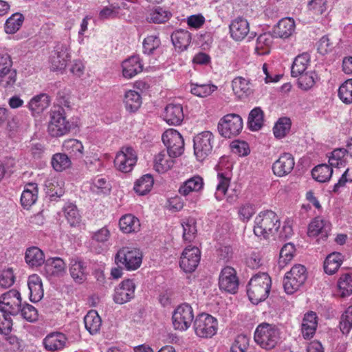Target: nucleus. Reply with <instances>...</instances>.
Wrapping results in <instances>:
<instances>
[{
  "instance_id": "35",
  "label": "nucleus",
  "mask_w": 352,
  "mask_h": 352,
  "mask_svg": "<svg viewBox=\"0 0 352 352\" xmlns=\"http://www.w3.org/2000/svg\"><path fill=\"white\" fill-rule=\"evenodd\" d=\"M204 180L200 176H194L185 181L179 188V193L187 196L193 192H199L204 188Z\"/></svg>"
},
{
  "instance_id": "36",
  "label": "nucleus",
  "mask_w": 352,
  "mask_h": 352,
  "mask_svg": "<svg viewBox=\"0 0 352 352\" xmlns=\"http://www.w3.org/2000/svg\"><path fill=\"white\" fill-rule=\"evenodd\" d=\"M171 41L175 49L183 52L188 48L190 43L191 34L187 30H178L171 34Z\"/></svg>"
},
{
  "instance_id": "24",
  "label": "nucleus",
  "mask_w": 352,
  "mask_h": 352,
  "mask_svg": "<svg viewBox=\"0 0 352 352\" xmlns=\"http://www.w3.org/2000/svg\"><path fill=\"white\" fill-rule=\"evenodd\" d=\"M229 28L231 36L236 41L243 40L250 32L249 23L243 17L232 20Z\"/></svg>"
},
{
  "instance_id": "23",
  "label": "nucleus",
  "mask_w": 352,
  "mask_h": 352,
  "mask_svg": "<svg viewBox=\"0 0 352 352\" xmlns=\"http://www.w3.org/2000/svg\"><path fill=\"white\" fill-rule=\"evenodd\" d=\"M122 74L126 78L130 79L142 72L143 65L139 56H132L122 62Z\"/></svg>"
},
{
  "instance_id": "28",
  "label": "nucleus",
  "mask_w": 352,
  "mask_h": 352,
  "mask_svg": "<svg viewBox=\"0 0 352 352\" xmlns=\"http://www.w3.org/2000/svg\"><path fill=\"white\" fill-rule=\"evenodd\" d=\"M65 262L60 257L49 258L45 261V270L47 274L53 276H61L66 272Z\"/></svg>"
},
{
  "instance_id": "61",
  "label": "nucleus",
  "mask_w": 352,
  "mask_h": 352,
  "mask_svg": "<svg viewBox=\"0 0 352 352\" xmlns=\"http://www.w3.org/2000/svg\"><path fill=\"white\" fill-rule=\"evenodd\" d=\"M183 228V239L186 241L190 242L195 237L197 232L195 222L193 219H187L182 224Z\"/></svg>"
},
{
  "instance_id": "40",
  "label": "nucleus",
  "mask_w": 352,
  "mask_h": 352,
  "mask_svg": "<svg viewBox=\"0 0 352 352\" xmlns=\"http://www.w3.org/2000/svg\"><path fill=\"white\" fill-rule=\"evenodd\" d=\"M25 259L31 267H38L45 263L43 251L34 246L26 250Z\"/></svg>"
},
{
  "instance_id": "29",
  "label": "nucleus",
  "mask_w": 352,
  "mask_h": 352,
  "mask_svg": "<svg viewBox=\"0 0 352 352\" xmlns=\"http://www.w3.org/2000/svg\"><path fill=\"white\" fill-rule=\"evenodd\" d=\"M50 104V99L46 94H40L34 96L28 102V107L33 116L43 113Z\"/></svg>"
},
{
  "instance_id": "4",
  "label": "nucleus",
  "mask_w": 352,
  "mask_h": 352,
  "mask_svg": "<svg viewBox=\"0 0 352 352\" xmlns=\"http://www.w3.org/2000/svg\"><path fill=\"white\" fill-rule=\"evenodd\" d=\"M142 262V254L139 249L129 247L120 248L115 256V263L126 270L138 269Z\"/></svg>"
},
{
  "instance_id": "48",
  "label": "nucleus",
  "mask_w": 352,
  "mask_h": 352,
  "mask_svg": "<svg viewBox=\"0 0 352 352\" xmlns=\"http://www.w3.org/2000/svg\"><path fill=\"white\" fill-rule=\"evenodd\" d=\"M333 167L327 164H320L311 171L314 179L319 182H326L329 180L333 174Z\"/></svg>"
},
{
  "instance_id": "2",
  "label": "nucleus",
  "mask_w": 352,
  "mask_h": 352,
  "mask_svg": "<svg viewBox=\"0 0 352 352\" xmlns=\"http://www.w3.org/2000/svg\"><path fill=\"white\" fill-rule=\"evenodd\" d=\"M272 280L266 273L254 275L250 280L247 293L253 304L265 300L269 296Z\"/></svg>"
},
{
  "instance_id": "44",
  "label": "nucleus",
  "mask_w": 352,
  "mask_h": 352,
  "mask_svg": "<svg viewBox=\"0 0 352 352\" xmlns=\"http://www.w3.org/2000/svg\"><path fill=\"white\" fill-rule=\"evenodd\" d=\"M124 102L127 111L135 112L142 104V98L138 91L129 90L124 94Z\"/></svg>"
},
{
  "instance_id": "43",
  "label": "nucleus",
  "mask_w": 352,
  "mask_h": 352,
  "mask_svg": "<svg viewBox=\"0 0 352 352\" xmlns=\"http://www.w3.org/2000/svg\"><path fill=\"white\" fill-rule=\"evenodd\" d=\"M217 181L218 184L216 187L214 196L218 201H221L226 195L230 183V173L219 172L217 174Z\"/></svg>"
},
{
  "instance_id": "9",
  "label": "nucleus",
  "mask_w": 352,
  "mask_h": 352,
  "mask_svg": "<svg viewBox=\"0 0 352 352\" xmlns=\"http://www.w3.org/2000/svg\"><path fill=\"white\" fill-rule=\"evenodd\" d=\"M137 160V153L133 148L124 146L116 154L114 164L118 170L122 173H129L136 164Z\"/></svg>"
},
{
  "instance_id": "3",
  "label": "nucleus",
  "mask_w": 352,
  "mask_h": 352,
  "mask_svg": "<svg viewBox=\"0 0 352 352\" xmlns=\"http://www.w3.org/2000/svg\"><path fill=\"white\" fill-rule=\"evenodd\" d=\"M254 339L261 348L272 349L280 342V331L275 324L263 322L257 326Z\"/></svg>"
},
{
  "instance_id": "50",
  "label": "nucleus",
  "mask_w": 352,
  "mask_h": 352,
  "mask_svg": "<svg viewBox=\"0 0 352 352\" xmlns=\"http://www.w3.org/2000/svg\"><path fill=\"white\" fill-rule=\"evenodd\" d=\"M24 16L19 12L12 14L6 21L5 32L7 34H14L22 26Z\"/></svg>"
},
{
  "instance_id": "57",
  "label": "nucleus",
  "mask_w": 352,
  "mask_h": 352,
  "mask_svg": "<svg viewBox=\"0 0 352 352\" xmlns=\"http://www.w3.org/2000/svg\"><path fill=\"white\" fill-rule=\"evenodd\" d=\"M291 128L290 119L286 117L280 118L273 128L274 136L276 138H283L289 131Z\"/></svg>"
},
{
  "instance_id": "42",
  "label": "nucleus",
  "mask_w": 352,
  "mask_h": 352,
  "mask_svg": "<svg viewBox=\"0 0 352 352\" xmlns=\"http://www.w3.org/2000/svg\"><path fill=\"white\" fill-rule=\"evenodd\" d=\"M84 323L86 329L91 334H95L100 330L102 320L95 310H91L85 316Z\"/></svg>"
},
{
  "instance_id": "62",
  "label": "nucleus",
  "mask_w": 352,
  "mask_h": 352,
  "mask_svg": "<svg viewBox=\"0 0 352 352\" xmlns=\"http://www.w3.org/2000/svg\"><path fill=\"white\" fill-rule=\"evenodd\" d=\"M161 45L160 39L157 36H148L143 41V52L144 54H152Z\"/></svg>"
},
{
  "instance_id": "13",
  "label": "nucleus",
  "mask_w": 352,
  "mask_h": 352,
  "mask_svg": "<svg viewBox=\"0 0 352 352\" xmlns=\"http://www.w3.org/2000/svg\"><path fill=\"white\" fill-rule=\"evenodd\" d=\"M12 61L9 54L0 56V86L8 89L15 84L16 80V70L12 68Z\"/></svg>"
},
{
  "instance_id": "14",
  "label": "nucleus",
  "mask_w": 352,
  "mask_h": 352,
  "mask_svg": "<svg viewBox=\"0 0 352 352\" xmlns=\"http://www.w3.org/2000/svg\"><path fill=\"white\" fill-rule=\"evenodd\" d=\"M21 307L20 293L11 289L0 296V310L10 316H16L19 313Z\"/></svg>"
},
{
  "instance_id": "55",
  "label": "nucleus",
  "mask_w": 352,
  "mask_h": 352,
  "mask_svg": "<svg viewBox=\"0 0 352 352\" xmlns=\"http://www.w3.org/2000/svg\"><path fill=\"white\" fill-rule=\"evenodd\" d=\"M69 272L72 278L77 283H82L85 279L84 263L77 259H72Z\"/></svg>"
},
{
  "instance_id": "49",
  "label": "nucleus",
  "mask_w": 352,
  "mask_h": 352,
  "mask_svg": "<svg viewBox=\"0 0 352 352\" xmlns=\"http://www.w3.org/2000/svg\"><path fill=\"white\" fill-rule=\"evenodd\" d=\"M190 87L191 94L201 98L210 96L217 89V87L212 84H199L191 82Z\"/></svg>"
},
{
  "instance_id": "12",
  "label": "nucleus",
  "mask_w": 352,
  "mask_h": 352,
  "mask_svg": "<svg viewBox=\"0 0 352 352\" xmlns=\"http://www.w3.org/2000/svg\"><path fill=\"white\" fill-rule=\"evenodd\" d=\"M172 319L175 329L179 331L187 330L194 319L192 308L187 303L179 305L174 311Z\"/></svg>"
},
{
  "instance_id": "41",
  "label": "nucleus",
  "mask_w": 352,
  "mask_h": 352,
  "mask_svg": "<svg viewBox=\"0 0 352 352\" xmlns=\"http://www.w3.org/2000/svg\"><path fill=\"white\" fill-rule=\"evenodd\" d=\"M338 293L342 298L352 294V272H346L338 280Z\"/></svg>"
},
{
  "instance_id": "16",
  "label": "nucleus",
  "mask_w": 352,
  "mask_h": 352,
  "mask_svg": "<svg viewBox=\"0 0 352 352\" xmlns=\"http://www.w3.org/2000/svg\"><path fill=\"white\" fill-rule=\"evenodd\" d=\"M201 252L198 248L188 246L183 251L179 265L186 273H190L195 270L200 261Z\"/></svg>"
},
{
  "instance_id": "20",
  "label": "nucleus",
  "mask_w": 352,
  "mask_h": 352,
  "mask_svg": "<svg viewBox=\"0 0 352 352\" xmlns=\"http://www.w3.org/2000/svg\"><path fill=\"white\" fill-rule=\"evenodd\" d=\"M294 165L295 161L293 155L289 153H284L274 162L272 170L276 176L283 177L292 171Z\"/></svg>"
},
{
  "instance_id": "37",
  "label": "nucleus",
  "mask_w": 352,
  "mask_h": 352,
  "mask_svg": "<svg viewBox=\"0 0 352 352\" xmlns=\"http://www.w3.org/2000/svg\"><path fill=\"white\" fill-rule=\"evenodd\" d=\"M120 230L126 234L138 232L140 230V220L133 214L122 216L119 221Z\"/></svg>"
},
{
  "instance_id": "30",
  "label": "nucleus",
  "mask_w": 352,
  "mask_h": 352,
  "mask_svg": "<svg viewBox=\"0 0 352 352\" xmlns=\"http://www.w3.org/2000/svg\"><path fill=\"white\" fill-rule=\"evenodd\" d=\"M232 87L234 95L240 99L246 98L252 93L250 82L243 77L234 78Z\"/></svg>"
},
{
  "instance_id": "47",
  "label": "nucleus",
  "mask_w": 352,
  "mask_h": 352,
  "mask_svg": "<svg viewBox=\"0 0 352 352\" xmlns=\"http://www.w3.org/2000/svg\"><path fill=\"white\" fill-rule=\"evenodd\" d=\"M154 184L153 176L146 174L136 181L134 185V190L140 195H144L148 192Z\"/></svg>"
},
{
  "instance_id": "25",
  "label": "nucleus",
  "mask_w": 352,
  "mask_h": 352,
  "mask_svg": "<svg viewBox=\"0 0 352 352\" xmlns=\"http://www.w3.org/2000/svg\"><path fill=\"white\" fill-rule=\"evenodd\" d=\"M318 327L316 313L309 311L305 314L301 324V333L305 339H310L314 336Z\"/></svg>"
},
{
  "instance_id": "5",
  "label": "nucleus",
  "mask_w": 352,
  "mask_h": 352,
  "mask_svg": "<svg viewBox=\"0 0 352 352\" xmlns=\"http://www.w3.org/2000/svg\"><path fill=\"white\" fill-rule=\"evenodd\" d=\"M307 279L306 268L302 265H295L287 272L283 279L285 292L292 294L305 283Z\"/></svg>"
},
{
  "instance_id": "8",
  "label": "nucleus",
  "mask_w": 352,
  "mask_h": 352,
  "mask_svg": "<svg viewBox=\"0 0 352 352\" xmlns=\"http://www.w3.org/2000/svg\"><path fill=\"white\" fill-rule=\"evenodd\" d=\"M71 129L69 121L66 120L64 109L58 107L51 111L48 124V133L52 137H60L67 134Z\"/></svg>"
},
{
  "instance_id": "18",
  "label": "nucleus",
  "mask_w": 352,
  "mask_h": 352,
  "mask_svg": "<svg viewBox=\"0 0 352 352\" xmlns=\"http://www.w3.org/2000/svg\"><path fill=\"white\" fill-rule=\"evenodd\" d=\"M135 288L136 286L133 280H122L115 289L113 301L120 305L130 301L135 296Z\"/></svg>"
},
{
  "instance_id": "63",
  "label": "nucleus",
  "mask_w": 352,
  "mask_h": 352,
  "mask_svg": "<svg viewBox=\"0 0 352 352\" xmlns=\"http://www.w3.org/2000/svg\"><path fill=\"white\" fill-rule=\"evenodd\" d=\"M249 346V338L239 335L230 347V352H246Z\"/></svg>"
},
{
  "instance_id": "15",
  "label": "nucleus",
  "mask_w": 352,
  "mask_h": 352,
  "mask_svg": "<svg viewBox=\"0 0 352 352\" xmlns=\"http://www.w3.org/2000/svg\"><path fill=\"white\" fill-rule=\"evenodd\" d=\"M69 46L67 43H58L54 47V50L50 57L52 69H64L70 60Z\"/></svg>"
},
{
  "instance_id": "31",
  "label": "nucleus",
  "mask_w": 352,
  "mask_h": 352,
  "mask_svg": "<svg viewBox=\"0 0 352 352\" xmlns=\"http://www.w3.org/2000/svg\"><path fill=\"white\" fill-rule=\"evenodd\" d=\"M174 158L164 151L160 152L154 157V169L159 173H166L175 164Z\"/></svg>"
},
{
  "instance_id": "22",
  "label": "nucleus",
  "mask_w": 352,
  "mask_h": 352,
  "mask_svg": "<svg viewBox=\"0 0 352 352\" xmlns=\"http://www.w3.org/2000/svg\"><path fill=\"white\" fill-rule=\"evenodd\" d=\"M184 118L183 107L180 104L170 103L164 109V119L170 125H179Z\"/></svg>"
},
{
  "instance_id": "10",
  "label": "nucleus",
  "mask_w": 352,
  "mask_h": 352,
  "mask_svg": "<svg viewBox=\"0 0 352 352\" xmlns=\"http://www.w3.org/2000/svg\"><path fill=\"white\" fill-rule=\"evenodd\" d=\"M164 144L167 148V153L170 156L177 157L181 155L184 150V141L182 135L175 129L166 130L162 136Z\"/></svg>"
},
{
  "instance_id": "1",
  "label": "nucleus",
  "mask_w": 352,
  "mask_h": 352,
  "mask_svg": "<svg viewBox=\"0 0 352 352\" xmlns=\"http://www.w3.org/2000/svg\"><path fill=\"white\" fill-rule=\"evenodd\" d=\"M280 228V220L272 210L261 211L254 219V233L258 237L267 239Z\"/></svg>"
},
{
  "instance_id": "56",
  "label": "nucleus",
  "mask_w": 352,
  "mask_h": 352,
  "mask_svg": "<svg viewBox=\"0 0 352 352\" xmlns=\"http://www.w3.org/2000/svg\"><path fill=\"white\" fill-rule=\"evenodd\" d=\"M295 251V246L293 243H288L285 244L280 251L279 266L284 267L289 263L294 256Z\"/></svg>"
},
{
  "instance_id": "27",
  "label": "nucleus",
  "mask_w": 352,
  "mask_h": 352,
  "mask_svg": "<svg viewBox=\"0 0 352 352\" xmlns=\"http://www.w3.org/2000/svg\"><path fill=\"white\" fill-rule=\"evenodd\" d=\"M296 24L293 18L285 17L280 19L274 27V33L276 37L287 38L295 31Z\"/></svg>"
},
{
  "instance_id": "38",
  "label": "nucleus",
  "mask_w": 352,
  "mask_h": 352,
  "mask_svg": "<svg viewBox=\"0 0 352 352\" xmlns=\"http://www.w3.org/2000/svg\"><path fill=\"white\" fill-rule=\"evenodd\" d=\"M344 261V256L338 252H334L329 254L324 262V272L328 274H335Z\"/></svg>"
},
{
  "instance_id": "6",
  "label": "nucleus",
  "mask_w": 352,
  "mask_h": 352,
  "mask_svg": "<svg viewBox=\"0 0 352 352\" xmlns=\"http://www.w3.org/2000/svg\"><path fill=\"white\" fill-rule=\"evenodd\" d=\"M194 153L199 161L209 156L214 144V136L209 131H205L196 135L193 139Z\"/></svg>"
},
{
  "instance_id": "46",
  "label": "nucleus",
  "mask_w": 352,
  "mask_h": 352,
  "mask_svg": "<svg viewBox=\"0 0 352 352\" xmlns=\"http://www.w3.org/2000/svg\"><path fill=\"white\" fill-rule=\"evenodd\" d=\"M63 212L71 226L79 225L81 221V216L76 205L72 203L66 204L63 208Z\"/></svg>"
},
{
  "instance_id": "59",
  "label": "nucleus",
  "mask_w": 352,
  "mask_h": 352,
  "mask_svg": "<svg viewBox=\"0 0 352 352\" xmlns=\"http://www.w3.org/2000/svg\"><path fill=\"white\" fill-rule=\"evenodd\" d=\"M338 96L344 103H352V78L346 80L340 86Z\"/></svg>"
},
{
  "instance_id": "11",
  "label": "nucleus",
  "mask_w": 352,
  "mask_h": 352,
  "mask_svg": "<svg viewBox=\"0 0 352 352\" xmlns=\"http://www.w3.org/2000/svg\"><path fill=\"white\" fill-rule=\"evenodd\" d=\"M195 333L201 338H211L217 329V320L211 315L201 314L194 321Z\"/></svg>"
},
{
  "instance_id": "60",
  "label": "nucleus",
  "mask_w": 352,
  "mask_h": 352,
  "mask_svg": "<svg viewBox=\"0 0 352 352\" xmlns=\"http://www.w3.org/2000/svg\"><path fill=\"white\" fill-rule=\"evenodd\" d=\"M352 328V305L349 306L342 314L340 329L342 333L348 334Z\"/></svg>"
},
{
  "instance_id": "52",
  "label": "nucleus",
  "mask_w": 352,
  "mask_h": 352,
  "mask_svg": "<svg viewBox=\"0 0 352 352\" xmlns=\"http://www.w3.org/2000/svg\"><path fill=\"white\" fill-rule=\"evenodd\" d=\"M63 150L71 156L81 157L83 154V146L82 143L76 139L65 140L63 144Z\"/></svg>"
},
{
  "instance_id": "21",
  "label": "nucleus",
  "mask_w": 352,
  "mask_h": 352,
  "mask_svg": "<svg viewBox=\"0 0 352 352\" xmlns=\"http://www.w3.org/2000/svg\"><path fill=\"white\" fill-rule=\"evenodd\" d=\"M330 231L329 221L318 217L314 219L309 224L307 234L309 237L319 236V239L325 240Z\"/></svg>"
},
{
  "instance_id": "17",
  "label": "nucleus",
  "mask_w": 352,
  "mask_h": 352,
  "mask_svg": "<svg viewBox=\"0 0 352 352\" xmlns=\"http://www.w3.org/2000/svg\"><path fill=\"white\" fill-rule=\"evenodd\" d=\"M219 285L221 290L235 294L239 287V280L235 270L231 267H224L219 275Z\"/></svg>"
},
{
  "instance_id": "58",
  "label": "nucleus",
  "mask_w": 352,
  "mask_h": 352,
  "mask_svg": "<svg viewBox=\"0 0 352 352\" xmlns=\"http://www.w3.org/2000/svg\"><path fill=\"white\" fill-rule=\"evenodd\" d=\"M316 74L312 71L302 73L298 77V86L302 90L307 91L311 89L315 84Z\"/></svg>"
},
{
  "instance_id": "19",
  "label": "nucleus",
  "mask_w": 352,
  "mask_h": 352,
  "mask_svg": "<svg viewBox=\"0 0 352 352\" xmlns=\"http://www.w3.org/2000/svg\"><path fill=\"white\" fill-rule=\"evenodd\" d=\"M111 236V232L107 226L91 233L90 249L91 251L100 254L107 250V243Z\"/></svg>"
},
{
  "instance_id": "39",
  "label": "nucleus",
  "mask_w": 352,
  "mask_h": 352,
  "mask_svg": "<svg viewBox=\"0 0 352 352\" xmlns=\"http://www.w3.org/2000/svg\"><path fill=\"white\" fill-rule=\"evenodd\" d=\"M310 64V55L308 53H302L297 56L292 65V76H298L302 73L308 72L307 67Z\"/></svg>"
},
{
  "instance_id": "64",
  "label": "nucleus",
  "mask_w": 352,
  "mask_h": 352,
  "mask_svg": "<svg viewBox=\"0 0 352 352\" xmlns=\"http://www.w3.org/2000/svg\"><path fill=\"white\" fill-rule=\"evenodd\" d=\"M352 183V177L349 174V168H346L342 174L337 183H336L332 188L334 193H340L347 185Z\"/></svg>"
},
{
  "instance_id": "7",
  "label": "nucleus",
  "mask_w": 352,
  "mask_h": 352,
  "mask_svg": "<svg viewBox=\"0 0 352 352\" xmlns=\"http://www.w3.org/2000/svg\"><path fill=\"white\" fill-rule=\"evenodd\" d=\"M243 125V120L240 116L230 113L220 119L218 130L221 136L226 138H232L240 133Z\"/></svg>"
},
{
  "instance_id": "51",
  "label": "nucleus",
  "mask_w": 352,
  "mask_h": 352,
  "mask_svg": "<svg viewBox=\"0 0 352 352\" xmlns=\"http://www.w3.org/2000/svg\"><path fill=\"white\" fill-rule=\"evenodd\" d=\"M248 124L252 131H258L263 124V112L259 107L253 109L248 117Z\"/></svg>"
},
{
  "instance_id": "26",
  "label": "nucleus",
  "mask_w": 352,
  "mask_h": 352,
  "mask_svg": "<svg viewBox=\"0 0 352 352\" xmlns=\"http://www.w3.org/2000/svg\"><path fill=\"white\" fill-rule=\"evenodd\" d=\"M66 336L60 332L51 333L43 340L45 348L50 351L62 350L66 346Z\"/></svg>"
},
{
  "instance_id": "34",
  "label": "nucleus",
  "mask_w": 352,
  "mask_h": 352,
  "mask_svg": "<svg viewBox=\"0 0 352 352\" xmlns=\"http://www.w3.org/2000/svg\"><path fill=\"white\" fill-rule=\"evenodd\" d=\"M38 199V186L36 184L29 183L25 185L21 196V203L24 208L28 209L34 204Z\"/></svg>"
},
{
  "instance_id": "33",
  "label": "nucleus",
  "mask_w": 352,
  "mask_h": 352,
  "mask_svg": "<svg viewBox=\"0 0 352 352\" xmlns=\"http://www.w3.org/2000/svg\"><path fill=\"white\" fill-rule=\"evenodd\" d=\"M172 14L166 9L160 6H154L149 8L146 12V21L153 23H164L168 21Z\"/></svg>"
},
{
  "instance_id": "32",
  "label": "nucleus",
  "mask_w": 352,
  "mask_h": 352,
  "mask_svg": "<svg viewBox=\"0 0 352 352\" xmlns=\"http://www.w3.org/2000/svg\"><path fill=\"white\" fill-rule=\"evenodd\" d=\"M28 285L30 300L34 302L41 300L44 294L41 278L37 274H32L28 278Z\"/></svg>"
},
{
  "instance_id": "54",
  "label": "nucleus",
  "mask_w": 352,
  "mask_h": 352,
  "mask_svg": "<svg viewBox=\"0 0 352 352\" xmlns=\"http://www.w3.org/2000/svg\"><path fill=\"white\" fill-rule=\"evenodd\" d=\"M347 154L344 148L334 149L329 157V163L332 167H344L346 164Z\"/></svg>"
},
{
  "instance_id": "45",
  "label": "nucleus",
  "mask_w": 352,
  "mask_h": 352,
  "mask_svg": "<svg viewBox=\"0 0 352 352\" xmlns=\"http://www.w3.org/2000/svg\"><path fill=\"white\" fill-rule=\"evenodd\" d=\"M273 42L272 36L267 32L261 34L256 39L255 51L258 55H265L270 53V48Z\"/></svg>"
},
{
  "instance_id": "53",
  "label": "nucleus",
  "mask_w": 352,
  "mask_h": 352,
  "mask_svg": "<svg viewBox=\"0 0 352 352\" xmlns=\"http://www.w3.org/2000/svg\"><path fill=\"white\" fill-rule=\"evenodd\" d=\"M53 168L58 172H61L71 166L70 158L65 153H58L53 155L51 160Z\"/></svg>"
}]
</instances>
